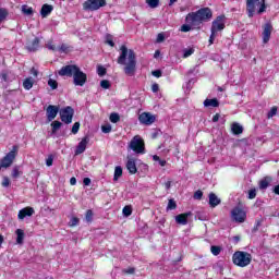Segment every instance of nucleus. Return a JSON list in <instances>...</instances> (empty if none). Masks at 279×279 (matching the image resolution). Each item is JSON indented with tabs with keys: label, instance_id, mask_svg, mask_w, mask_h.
I'll return each instance as SVG.
<instances>
[{
	"label": "nucleus",
	"instance_id": "59",
	"mask_svg": "<svg viewBox=\"0 0 279 279\" xmlns=\"http://www.w3.org/2000/svg\"><path fill=\"white\" fill-rule=\"evenodd\" d=\"M219 119H221V116L219 113H216L214 117H213V123H217V121H219Z\"/></svg>",
	"mask_w": 279,
	"mask_h": 279
},
{
	"label": "nucleus",
	"instance_id": "47",
	"mask_svg": "<svg viewBox=\"0 0 279 279\" xmlns=\"http://www.w3.org/2000/svg\"><path fill=\"white\" fill-rule=\"evenodd\" d=\"M106 43L109 45V47H114V40H112V35L106 36Z\"/></svg>",
	"mask_w": 279,
	"mask_h": 279
},
{
	"label": "nucleus",
	"instance_id": "54",
	"mask_svg": "<svg viewBox=\"0 0 279 279\" xmlns=\"http://www.w3.org/2000/svg\"><path fill=\"white\" fill-rule=\"evenodd\" d=\"M256 197V191L255 190H250L248 191V199H254Z\"/></svg>",
	"mask_w": 279,
	"mask_h": 279
},
{
	"label": "nucleus",
	"instance_id": "20",
	"mask_svg": "<svg viewBox=\"0 0 279 279\" xmlns=\"http://www.w3.org/2000/svg\"><path fill=\"white\" fill-rule=\"evenodd\" d=\"M53 12V5L51 4H44L40 10V14L43 19H47Z\"/></svg>",
	"mask_w": 279,
	"mask_h": 279
},
{
	"label": "nucleus",
	"instance_id": "18",
	"mask_svg": "<svg viewBox=\"0 0 279 279\" xmlns=\"http://www.w3.org/2000/svg\"><path fill=\"white\" fill-rule=\"evenodd\" d=\"M221 204V198L217 197V194L209 193V206L210 208H217Z\"/></svg>",
	"mask_w": 279,
	"mask_h": 279
},
{
	"label": "nucleus",
	"instance_id": "50",
	"mask_svg": "<svg viewBox=\"0 0 279 279\" xmlns=\"http://www.w3.org/2000/svg\"><path fill=\"white\" fill-rule=\"evenodd\" d=\"M46 166L47 167H52L53 166V155L48 156V158L46 159Z\"/></svg>",
	"mask_w": 279,
	"mask_h": 279
},
{
	"label": "nucleus",
	"instance_id": "53",
	"mask_svg": "<svg viewBox=\"0 0 279 279\" xmlns=\"http://www.w3.org/2000/svg\"><path fill=\"white\" fill-rule=\"evenodd\" d=\"M151 75H154V77H162V71L155 70L151 72Z\"/></svg>",
	"mask_w": 279,
	"mask_h": 279
},
{
	"label": "nucleus",
	"instance_id": "7",
	"mask_svg": "<svg viewBox=\"0 0 279 279\" xmlns=\"http://www.w3.org/2000/svg\"><path fill=\"white\" fill-rule=\"evenodd\" d=\"M107 0H87L83 3V10L87 12H97L101 8H106Z\"/></svg>",
	"mask_w": 279,
	"mask_h": 279
},
{
	"label": "nucleus",
	"instance_id": "32",
	"mask_svg": "<svg viewBox=\"0 0 279 279\" xmlns=\"http://www.w3.org/2000/svg\"><path fill=\"white\" fill-rule=\"evenodd\" d=\"M22 12L23 14H26V16H32V14H34V9L24 4L22 5Z\"/></svg>",
	"mask_w": 279,
	"mask_h": 279
},
{
	"label": "nucleus",
	"instance_id": "30",
	"mask_svg": "<svg viewBox=\"0 0 279 279\" xmlns=\"http://www.w3.org/2000/svg\"><path fill=\"white\" fill-rule=\"evenodd\" d=\"M51 128H52V130H51L52 134H56V132H58V130H60V128H62V122L53 121L51 123Z\"/></svg>",
	"mask_w": 279,
	"mask_h": 279
},
{
	"label": "nucleus",
	"instance_id": "58",
	"mask_svg": "<svg viewBox=\"0 0 279 279\" xmlns=\"http://www.w3.org/2000/svg\"><path fill=\"white\" fill-rule=\"evenodd\" d=\"M47 47L50 51H58V48L52 44H48Z\"/></svg>",
	"mask_w": 279,
	"mask_h": 279
},
{
	"label": "nucleus",
	"instance_id": "8",
	"mask_svg": "<svg viewBox=\"0 0 279 279\" xmlns=\"http://www.w3.org/2000/svg\"><path fill=\"white\" fill-rule=\"evenodd\" d=\"M129 147L134 151L135 154H145V142L141 138L140 135H135L130 144Z\"/></svg>",
	"mask_w": 279,
	"mask_h": 279
},
{
	"label": "nucleus",
	"instance_id": "45",
	"mask_svg": "<svg viewBox=\"0 0 279 279\" xmlns=\"http://www.w3.org/2000/svg\"><path fill=\"white\" fill-rule=\"evenodd\" d=\"M1 186H3V189H8L10 186V178L3 177Z\"/></svg>",
	"mask_w": 279,
	"mask_h": 279
},
{
	"label": "nucleus",
	"instance_id": "55",
	"mask_svg": "<svg viewBox=\"0 0 279 279\" xmlns=\"http://www.w3.org/2000/svg\"><path fill=\"white\" fill-rule=\"evenodd\" d=\"M165 41V34L163 33H159L157 35V43H163Z\"/></svg>",
	"mask_w": 279,
	"mask_h": 279
},
{
	"label": "nucleus",
	"instance_id": "5",
	"mask_svg": "<svg viewBox=\"0 0 279 279\" xmlns=\"http://www.w3.org/2000/svg\"><path fill=\"white\" fill-rule=\"evenodd\" d=\"M267 10L265 0H246V12L248 19H253L254 14H263Z\"/></svg>",
	"mask_w": 279,
	"mask_h": 279
},
{
	"label": "nucleus",
	"instance_id": "17",
	"mask_svg": "<svg viewBox=\"0 0 279 279\" xmlns=\"http://www.w3.org/2000/svg\"><path fill=\"white\" fill-rule=\"evenodd\" d=\"M190 215L191 213H185V214L175 216V222L179 223L180 226H186V223H189Z\"/></svg>",
	"mask_w": 279,
	"mask_h": 279
},
{
	"label": "nucleus",
	"instance_id": "26",
	"mask_svg": "<svg viewBox=\"0 0 279 279\" xmlns=\"http://www.w3.org/2000/svg\"><path fill=\"white\" fill-rule=\"evenodd\" d=\"M231 131L233 132V134L239 135V134H243V126H241V124H239L238 122H234L231 125Z\"/></svg>",
	"mask_w": 279,
	"mask_h": 279
},
{
	"label": "nucleus",
	"instance_id": "33",
	"mask_svg": "<svg viewBox=\"0 0 279 279\" xmlns=\"http://www.w3.org/2000/svg\"><path fill=\"white\" fill-rule=\"evenodd\" d=\"M210 252L214 256H219V254H221V247L217 245H211Z\"/></svg>",
	"mask_w": 279,
	"mask_h": 279
},
{
	"label": "nucleus",
	"instance_id": "43",
	"mask_svg": "<svg viewBox=\"0 0 279 279\" xmlns=\"http://www.w3.org/2000/svg\"><path fill=\"white\" fill-rule=\"evenodd\" d=\"M0 80L1 82H10V78L8 77V71H2L0 73Z\"/></svg>",
	"mask_w": 279,
	"mask_h": 279
},
{
	"label": "nucleus",
	"instance_id": "10",
	"mask_svg": "<svg viewBox=\"0 0 279 279\" xmlns=\"http://www.w3.org/2000/svg\"><path fill=\"white\" fill-rule=\"evenodd\" d=\"M59 114L62 123H65L66 125H69L73 123V114H75V110L73 109V107L68 106L61 109Z\"/></svg>",
	"mask_w": 279,
	"mask_h": 279
},
{
	"label": "nucleus",
	"instance_id": "6",
	"mask_svg": "<svg viewBox=\"0 0 279 279\" xmlns=\"http://www.w3.org/2000/svg\"><path fill=\"white\" fill-rule=\"evenodd\" d=\"M232 263L236 267H247L252 263V254L245 251H238L232 256Z\"/></svg>",
	"mask_w": 279,
	"mask_h": 279
},
{
	"label": "nucleus",
	"instance_id": "23",
	"mask_svg": "<svg viewBox=\"0 0 279 279\" xmlns=\"http://www.w3.org/2000/svg\"><path fill=\"white\" fill-rule=\"evenodd\" d=\"M23 175V170H21V166H14L11 172L12 180H19Z\"/></svg>",
	"mask_w": 279,
	"mask_h": 279
},
{
	"label": "nucleus",
	"instance_id": "2",
	"mask_svg": "<svg viewBox=\"0 0 279 279\" xmlns=\"http://www.w3.org/2000/svg\"><path fill=\"white\" fill-rule=\"evenodd\" d=\"M61 77H73L74 86H84L88 81V76L77 65H65L59 70Z\"/></svg>",
	"mask_w": 279,
	"mask_h": 279
},
{
	"label": "nucleus",
	"instance_id": "56",
	"mask_svg": "<svg viewBox=\"0 0 279 279\" xmlns=\"http://www.w3.org/2000/svg\"><path fill=\"white\" fill-rule=\"evenodd\" d=\"M159 89H160V86H158V84L155 83L151 85L153 93H158Z\"/></svg>",
	"mask_w": 279,
	"mask_h": 279
},
{
	"label": "nucleus",
	"instance_id": "36",
	"mask_svg": "<svg viewBox=\"0 0 279 279\" xmlns=\"http://www.w3.org/2000/svg\"><path fill=\"white\" fill-rule=\"evenodd\" d=\"M123 217H130L132 215V206H124L122 209Z\"/></svg>",
	"mask_w": 279,
	"mask_h": 279
},
{
	"label": "nucleus",
	"instance_id": "24",
	"mask_svg": "<svg viewBox=\"0 0 279 279\" xmlns=\"http://www.w3.org/2000/svg\"><path fill=\"white\" fill-rule=\"evenodd\" d=\"M16 234V243L17 245H23V241L25 240V232L23 231V229H16L15 231Z\"/></svg>",
	"mask_w": 279,
	"mask_h": 279
},
{
	"label": "nucleus",
	"instance_id": "41",
	"mask_svg": "<svg viewBox=\"0 0 279 279\" xmlns=\"http://www.w3.org/2000/svg\"><path fill=\"white\" fill-rule=\"evenodd\" d=\"M78 223H80V218H77V217H72V218L70 219L69 226H70L71 228H75V226H77Z\"/></svg>",
	"mask_w": 279,
	"mask_h": 279
},
{
	"label": "nucleus",
	"instance_id": "61",
	"mask_svg": "<svg viewBox=\"0 0 279 279\" xmlns=\"http://www.w3.org/2000/svg\"><path fill=\"white\" fill-rule=\"evenodd\" d=\"M70 184H71L72 186H75V184H77V179H75V177H72V178L70 179Z\"/></svg>",
	"mask_w": 279,
	"mask_h": 279
},
{
	"label": "nucleus",
	"instance_id": "52",
	"mask_svg": "<svg viewBox=\"0 0 279 279\" xmlns=\"http://www.w3.org/2000/svg\"><path fill=\"white\" fill-rule=\"evenodd\" d=\"M203 196L204 193L199 190L194 193V199H201Z\"/></svg>",
	"mask_w": 279,
	"mask_h": 279
},
{
	"label": "nucleus",
	"instance_id": "63",
	"mask_svg": "<svg viewBox=\"0 0 279 279\" xmlns=\"http://www.w3.org/2000/svg\"><path fill=\"white\" fill-rule=\"evenodd\" d=\"M171 189V181L166 182V190L169 191Z\"/></svg>",
	"mask_w": 279,
	"mask_h": 279
},
{
	"label": "nucleus",
	"instance_id": "21",
	"mask_svg": "<svg viewBox=\"0 0 279 279\" xmlns=\"http://www.w3.org/2000/svg\"><path fill=\"white\" fill-rule=\"evenodd\" d=\"M126 169L129 171V173H136L137 169H136V161L133 159V158H128V161H126Z\"/></svg>",
	"mask_w": 279,
	"mask_h": 279
},
{
	"label": "nucleus",
	"instance_id": "62",
	"mask_svg": "<svg viewBox=\"0 0 279 279\" xmlns=\"http://www.w3.org/2000/svg\"><path fill=\"white\" fill-rule=\"evenodd\" d=\"M274 193L279 195V184L274 187Z\"/></svg>",
	"mask_w": 279,
	"mask_h": 279
},
{
	"label": "nucleus",
	"instance_id": "37",
	"mask_svg": "<svg viewBox=\"0 0 279 279\" xmlns=\"http://www.w3.org/2000/svg\"><path fill=\"white\" fill-rule=\"evenodd\" d=\"M278 114V107H272L270 112L267 113V119H274Z\"/></svg>",
	"mask_w": 279,
	"mask_h": 279
},
{
	"label": "nucleus",
	"instance_id": "40",
	"mask_svg": "<svg viewBox=\"0 0 279 279\" xmlns=\"http://www.w3.org/2000/svg\"><path fill=\"white\" fill-rule=\"evenodd\" d=\"M48 86H50V88L52 90H56V88H58V81H56L53 78H49L48 80Z\"/></svg>",
	"mask_w": 279,
	"mask_h": 279
},
{
	"label": "nucleus",
	"instance_id": "60",
	"mask_svg": "<svg viewBox=\"0 0 279 279\" xmlns=\"http://www.w3.org/2000/svg\"><path fill=\"white\" fill-rule=\"evenodd\" d=\"M134 271H135L134 267L126 268L123 270L124 274H134Z\"/></svg>",
	"mask_w": 279,
	"mask_h": 279
},
{
	"label": "nucleus",
	"instance_id": "42",
	"mask_svg": "<svg viewBox=\"0 0 279 279\" xmlns=\"http://www.w3.org/2000/svg\"><path fill=\"white\" fill-rule=\"evenodd\" d=\"M101 131L104 132V134H110V132H112V125L105 124L101 126Z\"/></svg>",
	"mask_w": 279,
	"mask_h": 279
},
{
	"label": "nucleus",
	"instance_id": "48",
	"mask_svg": "<svg viewBox=\"0 0 279 279\" xmlns=\"http://www.w3.org/2000/svg\"><path fill=\"white\" fill-rule=\"evenodd\" d=\"M97 73H98V75H99L100 77H104V75H106V68L99 65V66L97 68Z\"/></svg>",
	"mask_w": 279,
	"mask_h": 279
},
{
	"label": "nucleus",
	"instance_id": "11",
	"mask_svg": "<svg viewBox=\"0 0 279 279\" xmlns=\"http://www.w3.org/2000/svg\"><path fill=\"white\" fill-rule=\"evenodd\" d=\"M231 217L233 221H236L238 223H243V221H245L247 217V214L245 213V210H243V208L234 207L231 211Z\"/></svg>",
	"mask_w": 279,
	"mask_h": 279
},
{
	"label": "nucleus",
	"instance_id": "9",
	"mask_svg": "<svg viewBox=\"0 0 279 279\" xmlns=\"http://www.w3.org/2000/svg\"><path fill=\"white\" fill-rule=\"evenodd\" d=\"M19 147L13 146V149L9 151L1 160H0V169H8L9 167H12V162H14V159L16 158V151Z\"/></svg>",
	"mask_w": 279,
	"mask_h": 279
},
{
	"label": "nucleus",
	"instance_id": "39",
	"mask_svg": "<svg viewBox=\"0 0 279 279\" xmlns=\"http://www.w3.org/2000/svg\"><path fill=\"white\" fill-rule=\"evenodd\" d=\"M146 3L149 5V8H158L160 0H146Z\"/></svg>",
	"mask_w": 279,
	"mask_h": 279
},
{
	"label": "nucleus",
	"instance_id": "15",
	"mask_svg": "<svg viewBox=\"0 0 279 279\" xmlns=\"http://www.w3.org/2000/svg\"><path fill=\"white\" fill-rule=\"evenodd\" d=\"M58 112H60V109L58 106L50 105L46 109V114H47V120L48 121H53L56 117H58Z\"/></svg>",
	"mask_w": 279,
	"mask_h": 279
},
{
	"label": "nucleus",
	"instance_id": "31",
	"mask_svg": "<svg viewBox=\"0 0 279 279\" xmlns=\"http://www.w3.org/2000/svg\"><path fill=\"white\" fill-rule=\"evenodd\" d=\"M109 121L111 123H119V121H121V117L119 116V113L112 112L109 117Z\"/></svg>",
	"mask_w": 279,
	"mask_h": 279
},
{
	"label": "nucleus",
	"instance_id": "12",
	"mask_svg": "<svg viewBox=\"0 0 279 279\" xmlns=\"http://www.w3.org/2000/svg\"><path fill=\"white\" fill-rule=\"evenodd\" d=\"M271 32H274V26L271 25V23H266L263 26V44L267 45V43H269L270 38H271Z\"/></svg>",
	"mask_w": 279,
	"mask_h": 279
},
{
	"label": "nucleus",
	"instance_id": "22",
	"mask_svg": "<svg viewBox=\"0 0 279 279\" xmlns=\"http://www.w3.org/2000/svg\"><path fill=\"white\" fill-rule=\"evenodd\" d=\"M204 106L205 108H219V100H217V98H213V99H205L204 100Z\"/></svg>",
	"mask_w": 279,
	"mask_h": 279
},
{
	"label": "nucleus",
	"instance_id": "13",
	"mask_svg": "<svg viewBox=\"0 0 279 279\" xmlns=\"http://www.w3.org/2000/svg\"><path fill=\"white\" fill-rule=\"evenodd\" d=\"M138 121L143 125H151V123L156 121V117L151 116V113L149 112H143L142 114H140Z\"/></svg>",
	"mask_w": 279,
	"mask_h": 279
},
{
	"label": "nucleus",
	"instance_id": "4",
	"mask_svg": "<svg viewBox=\"0 0 279 279\" xmlns=\"http://www.w3.org/2000/svg\"><path fill=\"white\" fill-rule=\"evenodd\" d=\"M223 29H226V15H218L211 22L209 45H215V38H217L219 33L223 32Z\"/></svg>",
	"mask_w": 279,
	"mask_h": 279
},
{
	"label": "nucleus",
	"instance_id": "3",
	"mask_svg": "<svg viewBox=\"0 0 279 279\" xmlns=\"http://www.w3.org/2000/svg\"><path fill=\"white\" fill-rule=\"evenodd\" d=\"M213 19V10L210 8L205 7L201 8L196 12H191L185 16V23H190L193 27H198L202 29V25L204 23H208Z\"/></svg>",
	"mask_w": 279,
	"mask_h": 279
},
{
	"label": "nucleus",
	"instance_id": "25",
	"mask_svg": "<svg viewBox=\"0 0 279 279\" xmlns=\"http://www.w3.org/2000/svg\"><path fill=\"white\" fill-rule=\"evenodd\" d=\"M23 87L25 88V90H32V88H34V78H25L23 82Z\"/></svg>",
	"mask_w": 279,
	"mask_h": 279
},
{
	"label": "nucleus",
	"instance_id": "49",
	"mask_svg": "<svg viewBox=\"0 0 279 279\" xmlns=\"http://www.w3.org/2000/svg\"><path fill=\"white\" fill-rule=\"evenodd\" d=\"M58 51L60 53H66V51H69V46H66L65 44H62L59 48Z\"/></svg>",
	"mask_w": 279,
	"mask_h": 279
},
{
	"label": "nucleus",
	"instance_id": "16",
	"mask_svg": "<svg viewBox=\"0 0 279 279\" xmlns=\"http://www.w3.org/2000/svg\"><path fill=\"white\" fill-rule=\"evenodd\" d=\"M34 213L35 210L33 209V207H24L19 211L17 219H20V221H23L25 217H32Z\"/></svg>",
	"mask_w": 279,
	"mask_h": 279
},
{
	"label": "nucleus",
	"instance_id": "57",
	"mask_svg": "<svg viewBox=\"0 0 279 279\" xmlns=\"http://www.w3.org/2000/svg\"><path fill=\"white\" fill-rule=\"evenodd\" d=\"M83 184H84V186H90V178H84Z\"/></svg>",
	"mask_w": 279,
	"mask_h": 279
},
{
	"label": "nucleus",
	"instance_id": "38",
	"mask_svg": "<svg viewBox=\"0 0 279 279\" xmlns=\"http://www.w3.org/2000/svg\"><path fill=\"white\" fill-rule=\"evenodd\" d=\"M178 208V204H175V201L169 199L167 210H175Z\"/></svg>",
	"mask_w": 279,
	"mask_h": 279
},
{
	"label": "nucleus",
	"instance_id": "19",
	"mask_svg": "<svg viewBox=\"0 0 279 279\" xmlns=\"http://www.w3.org/2000/svg\"><path fill=\"white\" fill-rule=\"evenodd\" d=\"M38 47H40V39H38V37H35L33 41L26 45V49L28 51H37Z\"/></svg>",
	"mask_w": 279,
	"mask_h": 279
},
{
	"label": "nucleus",
	"instance_id": "51",
	"mask_svg": "<svg viewBox=\"0 0 279 279\" xmlns=\"http://www.w3.org/2000/svg\"><path fill=\"white\" fill-rule=\"evenodd\" d=\"M80 132V122H75L72 126V134H77Z\"/></svg>",
	"mask_w": 279,
	"mask_h": 279
},
{
	"label": "nucleus",
	"instance_id": "46",
	"mask_svg": "<svg viewBox=\"0 0 279 279\" xmlns=\"http://www.w3.org/2000/svg\"><path fill=\"white\" fill-rule=\"evenodd\" d=\"M85 219H86L87 223H90V221H93V210L88 209L86 211Z\"/></svg>",
	"mask_w": 279,
	"mask_h": 279
},
{
	"label": "nucleus",
	"instance_id": "14",
	"mask_svg": "<svg viewBox=\"0 0 279 279\" xmlns=\"http://www.w3.org/2000/svg\"><path fill=\"white\" fill-rule=\"evenodd\" d=\"M88 143H90V137L88 136L83 137L75 148V156H80V154H84L86 151V147L88 146Z\"/></svg>",
	"mask_w": 279,
	"mask_h": 279
},
{
	"label": "nucleus",
	"instance_id": "44",
	"mask_svg": "<svg viewBox=\"0 0 279 279\" xmlns=\"http://www.w3.org/2000/svg\"><path fill=\"white\" fill-rule=\"evenodd\" d=\"M100 86H101V88H104L105 90H108V88H110V81H108V80H102V81L100 82Z\"/></svg>",
	"mask_w": 279,
	"mask_h": 279
},
{
	"label": "nucleus",
	"instance_id": "34",
	"mask_svg": "<svg viewBox=\"0 0 279 279\" xmlns=\"http://www.w3.org/2000/svg\"><path fill=\"white\" fill-rule=\"evenodd\" d=\"M195 53V49L186 48L183 50V58H191Z\"/></svg>",
	"mask_w": 279,
	"mask_h": 279
},
{
	"label": "nucleus",
	"instance_id": "64",
	"mask_svg": "<svg viewBox=\"0 0 279 279\" xmlns=\"http://www.w3.org/2000/svg\"><path fill=\"white\" fill-rule=\"evenodd\" d=\"M233 241L234 243H239V241H241V238L239 235L233 236Z\"/></svg>",
	"mask_w": 279,
	"mask_h": 279
},
{
	"label": "nucleus",
	"instance_id": "27",
	"mask_svg": "<svg viewBox=\"0 0 279 279\" xmlns=\"http://www.w3.org/2000/svg\"><path fill=\"white\" fill-rule=\"evenodd\" d=\"M269 182H271V179L269 177L264 178L259 181V189L262 191H265L269 186Z\"/></svg>",
	"mask_w": 279,
	"mask_h": 279
},
{
	"label": "nucleus",
	"instance_id": "28",
	"mask_svg": "<svg viewBox=\"0 0 279 279\" xmlns=\"http://www.w3.org/2000/svg\"><path fill=\"white\" fill-rule=\"evenodd\" d=\"M121 175H123V168H121V166H117L113 174L114 182H117Z\"/></svg>",
	"mask_w": 279,
	"mask_h": 279
},
{
	"label": "nucleus",
	"instance_id": "29",
	"mask_svg": "<svg viewBox=\"0 0 279 279\" xmlns=\"http://www.w3.org/2000/svg\"><path fill=\"white\" fill-rule=\"evenodd\" d=\"M191 29H199V27H195L193 26V24L186 23L181 26L180 32L186 33V32H191Z\"/></svg>",
	"mask_w": 279,
	"mask_h": 279
},
{
	"label": "nucleus",
	"instance_id": "1",
	"mask_svg": "<svg viewBox=\"0 0 279 279\" xmlns=\"http://www.w3.org/2000/svg\"><path fill=\"white\" fill-rule=\"evenodd\" d=\"M120 50L118 64L124 66V73L128 77H134L136 75V53L134 50L128 49L126 46H121Z\"/></svg>",
	"mask_w": 279,
	"mask_h": 279
},
{
	"label": "nucleus",
	"instance_id": "35",
	"mask_svg": "<svg viewBox=\"0 0 279 279\" xmlns=\"http://www.w3.org/2000/svg\"><path fill=\"white\" fill-rule=\"evenodd\" d=\"M153 160H155V162H159L160 167L167 166V160L160 159V157L158 155H154Z\"/></svg>",
	"mask_w": 279,
	"mask_h": 279
}]
</instances>
